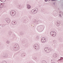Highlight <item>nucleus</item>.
I'll return each instance as SVG.
<instances>
[{"mask_svg":"<svg viewBox=\"0 0 63 63\" xmlns=\"http://www.w3.org/2000/svg\"><path fill=\"white\" fill-rule=\"evenodd\" d=\"M44 28H45V26L44 25H40L38 26L37 30L39 32H42Z\"/></svg>","mask_w":63,"mask_h":63,"instance_id":"1","label":"nucleus"},{"mask_svg":"<svg viewBox=\"0 0 63 63\" xmlns=\"http://www.w3.org/2000/svg\"><path fill=\"white\" fill-rule=\"evenodd\" d=\"M33 47L36 50H39L40 48L39 46L37 44H35L33 46Z\"/></svg>","mask_w":63,"mask_h":63,"instance_id":"2","label":"nucleus"},{"mask_svg":"<svg viewBox=\"0 0 63 63\" xmlns=\"http://www.w3.org/2000/svg\"><path fill=\"white\" fill-rule=\"evenodd\" d=\"M13 49L15 50H17L19 49V46L17 45H16Z\"/></svg>","mask_w":63,"mask_h":63,"instance_id":"3","label":"nucleus"},{"mask_svg":"<svg viewBox=\"0 0 63 63\" xmlns=\"http://www.w3.org/2000/svg\"><path fill=\"white\" fill-rule=\"evenodd\" d=\"M10 15L11 16H15V15H16V12H15V11L14 10L10 12Z\"/></svg>","mask_w":63,"mask_h":63,"instance_id":"4","label":"nucleus"},{"mask_svg":"<svg viewBox=\"0 0 63 63\" xmlns=\"http://www.w3.org/2000/svg\"><path fill=\"white\" fill-rule=\"evenodd\" d=\"M50 34L52 36L55 37L56 35V32H51L50 33Z\"/></svg>","mask_w":63,"mask_h":63,"instance_id":"5","label":"nucleus"},{"mask_svg":"<svg viewBox=\"0 0 63 63\" xmlns=\"http://www.w3.org/2000/svg\"><path fill=\"white\" fill-rule=\"evenodd\" d=\"M37 11L36 10H34V9H33L31 11V13L32 14H35L37 13Z\"/></svg>","mask_w":63,"mask_h":63,"instance_id":"6","label":"nucleus"},{"mask_svg":"<svg viewBox=\"0 0 63 63\" xmlns=\"http://www.w3.org/2000/svg\"><path fill=\"white\" fill-rule=\"evenodd\" d=\"M44 50L47 52H50V49H49L47 47H45V48Z\"/></svg>","mask_w":63,"mask_h":63,"instance_id":"7","label":"nucleus"},{"mask_svg":"<svg viewBox=\"0 0 63 63\" xmlns=\"http://www.w3.org/2000/svg\"><path fill=\"white\" fill-rule=\"evenodd\" d=\"M41 41L43 43H45L46 42V38H42L41 39Z\"/></svg>","mask_w":63,"mask_h":63,"instance_id":"8","label":"nucleus"},{"mask_svg":"<svg viewBox=\"0 0 63 63\" xmlns=\"http://www.w3.org/2000/svg\"><path fill=\"white\" fill-rule=\"evenodd\" d=\"M61 24V22L60 21H58L57 22L56 25L57 26H59Z\"/></svg>","mask_w":63,"mask_h":63,"instance_id":"9","label":"nucleus"},{"mask_svg":"<svg viewBox=\"0 0 63 63\" xmlns=\"http://www.w3.org/2000/svg\"><path fill=\"white\" fill-rule=\"evenodd\" d=\"M12 24L13 25H15L16 24V21H13L12 22Z\"/></svg>","mask_w":63,"mask_h":63,"instance_id":"10","label":"nucleus"},{"mask_svg":"<svg viewBox=\"0 0 63 63\" xmlns=\"http://www.w3.org/2000/svg\"><path fill=\"white\" fill-rule=\"evenodd\" d=\"M6 20L8 23H10V21H11L10 19H8V18H6Z\"/></svg>","mask_w":63,"mask_h":63,"instance_id":"11","label":"nucleus"},{"mask_svg":"<svg viewBox=\"0 0 63 63\" xmlns=\"http://www.w3.org/2000/svg\"><path fill=\"white\" fill-rule=\"evenodd\" d=\"M27 8L28 9H30L31 8V6L29 4L27 5Z\"/></svg>","mask_w":63,"mask_h":63,"instance_id":"12","label":"nucleus"},{"mask_svg":"<svg viewBox=\"0 0 63 63\" xmlns=\"http://www.w3.org/2000/svg\"><path fill=\"white\" fill-rule=\"evenodd\" d=\"M3 57L4 58H6L7 57V55L6 54H4L3 55Z\"/></svg>","mask_w":63,"mask_h":63,"instance_id":"13","label":"nucleus"},{"mask_svg":"<svg viewBox=\"0 0 63 63\" xmlns=\"http://www.w3.org/2000/svg\"><path fill=\"white\" fill-rule=\"evenodd\" d=\"M53 56L55 58H56L57 57V55L55 54H53Z\"/></svg>","mask_w":63,"mask_h":63,"instance_id":"14","label":"nucleus"},{"mask_svg":"<svg viewBox=\"0 0 63 63\" xmlns=\"http://www.w3.org/2000/svg\"><path fill=\"white\" fill-rule=\"evenodd\" d=\"M36 39L37 41H38V40H39V36H36Z\"/></svg>","mask_w":63,"mask_h":63,"instance_id":"15","label":"nucleus"},{"mask_svg":"<svg viewBox=\"0 0 63 63\" xmlns=\"http://www.w3.org/2000/svg\"><path fill=\"white\" fill-rule=\"evenodd\" d=\"M4 6V5L2 4H1L0 5V8H3V6Z\"/></svg>","mask_w":63,"mask_h":63,"instance_id":"16","label":"nucleus"},{"mask_svg":"<svg viewBox=\"0 0 63 63\" xmlns=\"http://www.w3.org/2000/svg\"><path fill=\"white\" fill-rule=\"evenodd\" d=\"M10 43V41L9 40H7L6 41V43L7 44H9Z\"/></svg>","mask_w":63,"mask_h":63,"instance_id":"17","label":"nucleus"},{"mask_svg":"<svg viewBox=\"0 0 63 63\" xmlns=\"http://www.w3.org/2000/svg\"><path fill=\"white\" fill-rule=\"evenodd\" d=\"M42 63H47V62L45 61H42Z\"/></svg>","mask_w":63,"mask_h":63,"instance_id":"18","label":"nucleus"},{"mask_svg":"<svg viewBox=\"0 0 63 63\" xmlns=\"http://www.w3.org/2000/svg\"><path fill=\"white\" fill-rule=\"evenodd\" d=\"M1 2H5L6 0H0Z\"/></svg>","mask_w":63,"mask_h":63,"instance_id":"19","label":"nucleus"},{"mask_svg":"<svg viewBox=\"0 0 63 63\" xmlns=\"http://www.w3.org/2000/svg\"><path fill=\"white\" fill-rule=\"evenodd\" d=\"M61 60H63V57H61Z\"/></svg>","mask_w":63,"mask_h":63,"instance_id":"20","label":"nucleus"},{"mask_svg":"<svg viewBox=\"0 0 63 63\" xmlns=\"http://www.w3.org/2000/svg\"><path fill=\"white\" fill-rule=\"evenodd\" d=\"M51 1H56V0H51Z\"/></svg>","mask_w":63,"mask_h":63,"instance_id":"21","label":"nucleus"},{"mask_svg":"<svg viewBox=\"0 0 63 63\" xmlns=\"http://www.w3.org/2000/svg\"><path fill=\"white\" fill-rule=\"evenodd\" d=\"M2 63H7V62H6L4 61V62H3Z\"/></svg>","mask_w":63,"mask_h":63,"instance_id":"22","label":"nucleus"},{"mask_svg":"<svg viewBox=\"0 0 63 63\" xmlns=\"http://www.w3.org/2000/svg\"><path fill=\"white\" fill-rule=\"evenodd\" d=\"M2 27H4V26H5V25H2Z\"/></svg>","mask_w":63,"mask_h":63,"instance_id":"23","label":"nucleus"},{"mask_svg":"<svg viewBox=\"0 0 63 63\" xmlns=\"http://www.w3.org/2000/svg\"><path fill=\"white\" fill-rule=\"evenodd\" d=\"M62 13V12L60 11V14H61Z\"/></svg>","mask_w":63,"mask_h":63,"instance_id":"24","label":"nucleus"},{"mask_svg":"<svg viewBox=\"0 0 63 63\" xmlns=\"http://www.w3.org/2000/svg\"><path fill=\"white\" fill-rule=\"evenodd\" d=\"M59 16H60V17H61V14H60Z\"/></svg>","mask_w":63,"mask_h":63,"instance_id":"25","label":"nucleus"},{"mask_svg":"<svg viewBox=\"0 0 63 63\" xmlns=\"http://www.w3.org/2000/svg\"><path fill=\"white\" fill-rule=\"evenodd\" d=\"M9 34L10 35H11V33H10V32H9Z\"/></svg>","mask_w":63,"mask_h":63,"instance_id":"26","label":"nucleus"},{"mask_svg":"<svg viewBox=\"0 0 63 63\" xmlns=\"http://www.w3.org/2000/svg\"><path fill=\"white\" fill-rule=\"evenodd\" d=\"M45 2H47V0H45Z\"/></svg>","mask_w":63,"mask_h":63,"instance_id":"27","label":"nucleus"},{"mask_svg":"<svg viewBox=\"0 0 63 63\" xmlns=\"http://www.w3.org/2000/svg\"><path fill=\"white\" fill-rule=\"evenodd\" d=\"M59 60V61L61 60V58H60V59L59 60Z\"/></svg>","mask_w":63,"mask_h":63,"instance_id":"28","label":"nucleus"},{"mask_svg":"<svg viewBox=\"0 0 63 63\" xmlns=\"http://www.w3.org/2000/svg\"><path fill=\"white\" fill-rule=\"evenodd\" d=\"M55 63V62H52V63Z\"/></svg>","mask_w":63,"mask_h":63,"instance_id":"29","label":"nucleus"},{"mask_svg":"<svg viewBox=\"0 0 63 63\" xmlns=\"http://www.w3.org/2000/svg\"><path fill=\"white\" fill-rule=\"evenodd\" d=\"M19 6H18L17 8H19Z\"/></svg>","mask_w":63,"mask_h":63,"instance_id":"30","label":"nucleus"},{"mask_svg":"<svg viewBox=\"0 0 63 63\" xmlns=\"http://www.w3.org/2000/svg\"><path fill=\"white\" fill-rule=\"evenodd\" d=\"M21 34V35H23V34H22H22Z\"/></svg>","mask_w":63,"mask_h":63,"instance_id":"31","label":"nucleus"}]
</instances>
